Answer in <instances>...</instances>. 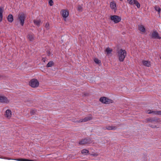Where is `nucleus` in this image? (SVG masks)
<instances>
[{
	"label": "nucleus",
	"mask_w": 161,
	"mask_h": 161,
	"mask_svg": "<svg viewBox=\"0 0 161 161\" xmlns=\"http://www.w3.org/2000/svg\"><path fill=\"white\" fill-rule=\"evenodd\" d=\"M118 56L120 62H123L126 56V52L125 50L120 49L117 51Z\"/></svg>",
	"instance_id": "1"
},
{
	"label": "nucleus",
	"mask_w": 161,
	"mask_h": 161,
	"mask_svg": "<svg viewBox=\"0 0 161 161\" xmlns=\"http://www.w3.org/2000/svg\"><path fill=\"white\" fill-rule=\"evenodd\" d=\"M92 142V139L89 138H85L81 139L79 142V144L80 145H86Z\"/></svg>",
	"instance_id": "2"
},
{
	"label": "nucleus",
	"mask_w": 161,
	"mask_h": 161,
	"mask_svg": "<svg viewBox=\"0 0 161 161\" xmlns=\"http://www.w3.org/2000/svg\"><path fill=\"white\" fill-rule=\"evenodd\" d=\"M99 100L102 103L105 104H110L114 102L112 100L104 97H101Z\"/></svg>",
	"instance_id": "3"
},
{
	"label": "nucleus",
	"mask_w": 161,
	"mask_h": 161,
	"mask_svg": "<svg viewBox=\"0 0 161 161\" xmlns=\"http://www.w3.org/2000/svg\"><path fill=\"white\" fill-rule=\"evenodd\" d=\"M29 84L32 87L36 88L39 86V83L36 79H33L30 81Z\"/></svg>",
	"instance_id": "4"
},
{
	"label": "nucleus",
	"mask_w": 161,
	"mask_h": 161,
	"mask_svg": "<svg viewBox=\"0 0 161 161\" xmlns=\"http://www.w3.org/2000/svg\"><path fill=\"white\" fill-rule=\"evenodd\" d=\"M25 18V14L23 13L20 14L18 16V19L20 22V24L22 26L24 25Z\"/></svg>",
	"instance_id": "5"
},
{
	"label": "nucleus",
	"mask_w": 161,
	"mask_h": 161,
	"mask_svg": "<svg viewBox=\"0 0 161 161\" xmlns=\"http://www.w3.org/2000/svg\"><path fill=\"white\" fill-rule=\"evenodd\" d=\"M110 19L114 21V23L117 24L120 21L121 17L116 15H111L110 17Z\"/></svg>",
	"instance_id": "6"
},
{
	"label": "nucleus",
	"mask_w": 161,
	"mask_h": 161,
	"mask_svg": "<svg viewBox=\"0 0 161 161\" xmlns=\"http://www.w3.org/2000/svg\"><path fill=\"white\" fill-rule=\"evenodd\" d=\"M146 122H150L152 123H155L160 121L159 118L154 117L153 118H149L146 119Z\"/></svg>",
	"instance_id": "7"
},
{
	"label": "nucleus",
	"mask_w": 161,
	"mask_h": 161,
	"mask_svg": "<svg viewBox=\"0 0 161 161\" xmlns=\"http://www.w3.org/2000/svg\"><path fill=\"white\" fill-rule=\"evenodd\" d=\"M129 3L130 5H135L137 7L139 8L140 7V4L136 0H127Z\"/></svg>",
	"instance_id": "8"
},
{
	"label": "nucleus",
	"mask_w": 161,
	"mask_h": 161,
	"mask_svg": "<svg viewBox=\"0 0 161 161\" xmlns=\"http://www.w3.org/2000/svg\"><path fill=\"white\" fill-rule=\"evenodd\" d=\"M63 17L64 19V20H66V18L69 15V12L67 9H62L61 12Z\"/></svg>",
	"instance_id": "9"
},
{
	"label": "nucleus",
	"mask_w": 161,
	"mask_h": 161,
	"mask_svg": "<svg viewBox=\"0 0 161 161\" xmlns=\"http://www.w3.org/2000/svg\"><path fill=\"white\" fill-rule=\"evenodd\" d=\"M0 102L1 103H8L9 100L6 97L0 95Z\"/></svg>",
	"instance_id": "10"
},
{
	"label": "nucleus",
	"mask_w": 161,
	"mask_h": 161,
	"mask_svg": "<svg viewBox=\"0 0 161 161\" xmlns=\"http://www.w3.org/2000/svg\"><path fill=\"white\" fill-rule=\"evenodd\" d=\"M151 38L154 39H161V37L159 36L158 33L156 31H153L151 35Z\"/></svg>",
	"instance_id": "11"
},
{
	"label": "nucleus",
	"mask_w": 161,
	"mask_h": 161,
	"mask_svg": "<svg viewBox=\"0 0 161 161\" xmlns=\"http://www.w3.org/2000/svg\"><path fill=\"white\" fill-rule=\"evenodd\" d=\"M5 116L8 119H10L12 116V112L10 109L7 110L4 114Z\"/></svg>",
	"instance_id": "12"
},
{
	"label": "nucleus",
	"mask_w": 161,
	"mask_h": 161,
	"mask_svg": "<svg viewBox=\"0 0 161 161\" xmlns=\"http://www.w3.org/2000/svg\"><path fill=\"white\" fill-rule=\"evenodd\" d=\"M27 39L29 41L32 42L34 40V35L32 33H30L28 34L27 36Z\"/></svg>",
	"instance_id": "13"
},
{
	"label": "nucleus",
	"mask_w": 161,
	"mask_h": 161,
	"mask_svg": "<svg viewBox=\"0 0 161 161\" xmlns=\"http://www.w3.org/2000/svg\"><path fill=\"white\" fill-rule=\"evenodd\" d=\"M116 129L117 127L116 126H107L105 127V128H104V129L108 130H116Z\"/></svg>",
	"instance_id": "14"
},
{
	"label": "nucleus",
	"mask_w": 161,
	"mask_h": 161,
	"mask_svg": "<svg viewBox=\"0 0 161 161\" xmlns=\"http://www.w3.org/2000/svg\"><path fill=\"white\" fill-rule=\"evenodd\" d=\"M138 29L141 31L143 32H145L146 29L143 25H138Z\"/></svg>",
	"instance_id": "15"
},
{
	"label": "nucleus",
	"mask_w": 161,
	"mask_h": 161,
	"mask_svg": "<svg viewBox=\"0 0 161 161\" xmlns=\"http://www.w3.org/2000/svg\"><path fill=\"white\" fill-rule=\"evenodd\" d=\"M92 119V117L91 114H90L88 117H85L84 119H83V122H85L89 120H91Z\"/></svg>",
	"instance_id": "16"
},
{
	"label": "nucleus",
	"mask_w": 161,
	"mask_h": 161,
	"mask_svg": "<svg viewBox=\"0 0 161 161\" xmlns=\"http://www.w3.org/2000/svg\"><path fill=\"white\" fill-rule=\"evenodd\" d=\"M7 20L9 22H12L14 20L13 16L11 14H9L7 17Z\"/></svg>",
	"instance_id": "17"
},
{
	"label": "nucleus",
	"mask_w": 161,
	"mask_h": 161,
	"mask_svg": "<svg viewBox=\"0 0 161 161\" xmlns=\"http://www.w3.org/2000/svg\"><path fill=\"white\" fill-rule=\"evenodd\" d=\"M116 6V4L114 2H112L110 3V6L111 9L115 10Z\"/></svg>",
	"instance_id": "18"
},
{
	"label": "nucleus",
	"mask_w": 161,
	"mask_h": 161,
	"mask_svg": "<svg viewBox=\"0 0 161 161\" xmlns=\"http://www.w3.org/2000/svg\"><path fill=\"white\" fill-rule=\"evenodd\" d=\"M142 64L144 65L147 67H149L151 65L150 62L148 61L143 60Z\"/></svg>",
	"instance_id": "19"
},
{
	"label": "nucleus",
	"mask_w": 161,
	"mask_h": 161,
	"mask_svg": "<svg viewBox=\"0 0 161 161\" xmlns=\"http://www.w3.org/2000/svg\"><path fill=\"white\" fill-rule=\"evenodd\" d=\"M3 7H0V22L2 21L3 20Z\"/></svg>",
	"instance_id": "20"
},
{
	"label": "nucleus",
	"mask_w": 161,
	"mask_h": 161,
	"mask_svg": "<svg viewBox=\"0 0 161 161\" xmlns=\"http://www.w3.org/2000/svg\"><path fill=\"white\" fill-rule=\"evenodd\" d=\"M33 22L35 25L37 26H39L40 25L41 20L40 19L39 20H33Z\"/></svg>",
	"instance_id": "21"
},
{
	"label": "nucleus",
	"mask_w": 161,
	"mask_h": 161,
	"mask_svg": "<svg viewBox=\"0 0 161 161\" xmlns=\"http://www.w3.org/2000/svg\"><path fill=\"white\" fill-rule=\"evenodd\" d=\"M81 153L83 154L87 155L89 154V151L88 150L84 149L81 150Z\"/></svg>",
	"instance_id": "22"
},
{
	"label": "nucleus",
	"mask_w": 161,
	"mask_h": 161,
	"mask_svg": "<svg viewBox=\"0 0 161 161\" xmlns=\"http://www.w3.org/2000/svg\"><path fill=\"white\" fill-rule=\"evenodd\" d=\"M54 64V63L53 61L49 62L46 65V67L47 68L51 67L53 66Z\"/></svg>",
	"instance_id": "23"
},
{
	"label": "nucleus",
	"mask_w": 161,
	"mask_h": 161,
	"mask_svg": "<svg viewBox=\"0 0 161 161\" xmlns=\"http://www.w3.org/2000/svg\"><path fill=\"white\" fill-rule=\"evenodd\" d=\"M106 52L107 53V54H110L112 52V49H110L109 47H107L106 50Z\"/></svg>",
	"instance_id": "24"
},
{
	"label": "nucleus",
	"mask_w": 161,
	"mask_h": 161,
	"mask_svg": "<svg viewBox=\"0 0 161 161\" xmlns=\"http://www.w3.org/2000/svg\"><path fill=\"white\" fill-rule=\"evenodd\" d=\"M155 8L156 11H158L159 13H160L161 10V8L159 6H155Z\"/></svg>",
	"instance_id": "25"
},
{
	"label": "nucleus",
	"mask_w": 161,
	"mask_h": 161,
	"mask_svg": "<svg viewBox=\"0 0 161 161\" xmlns=\"http://www.w3.org/2000/svg\"><path fill=\"white\" fill-rule=\"evenodd\" d=\"M94 61L97 64H99L101 63L100 60H99L97 58H95L94 59Z\"/></svg>",
	"instance_id": "26"
},
{
	"label": "nucleus",
	"mask_w": 161,
	"mask_h": 161,
	"mask_svg": "<svg viewBox=\"0 0 161 161\" xmlns=\"http://www.w3.org/2000/svg\"><path fill=\"white\" fill-rule=\"evenodd\" d=\"M36 111L35 109H32L30 111V114L31 115H34Z\"/></svg>",
	"instance_id": "27"
},
{
	"label": "nucleus",
	"mask_w": 161,
	"mask_h": 161,
	"mask_svg": "<svg viewBox=\"0 0 161 161\" xmlns=\"http://www.w3.org/2000/svg\"><path fill=\"white\" fill-rule=\"evenodd\" d=\"M83 9L82 7L80 5L78 6L77 10L79 11H82Z\"/></svg>",
	"instance_id": "28"
},
{
	"label": "nucleus",
	"mask_w": 161,
	"mask_h": 161,
	"mask_svg": "<svg viewBox=\"0 0 161 161\" xmlns=\"http://www.w3.org/2000/svg\"><path fill=\"white\" fill-rule=\"evenodd\" d=\"M73 121L74 122H78V123L83 122V119H78L76 121Z\"/></svg>",
	"instance_id": "29"
},
{
	"label": "nucleus",
	"mask_w": 161,
	"mask_h": 161,
	"mask_svg": "<svg viewBox=\"0 0 161 161\" xmlns=\"http://www.w3.org/2000/svg\"><path fill=\"white\" fill-rule=\"evenodd\" d=\"M47 30H48L49 29V25L48 23H47L46 24L45 26Z\"/></svg>",
	"instance_id": "30"
},
{
	"label": "nucleus",
	"mask_w": 161,
	"mask_h": 161,
	"mask_svg": "<svg viewBox=\"0 0 161 161\" xmlns=\"http://www.w3.org/2000/svg\"><path fill=\"white\" fill-rule=\"evenodd\" d=\"M49 3L50 6H52L53 5V0H49Z\"/></svg>",
	"instance_id": "31"
},
{
	"label": "nucleus",
	"mask_w": 161,
	"mask_h": 161,
	"mask_svg": "<svg viewBox=\"0 0 161 161\" xmlns=\"http://www.w3.org/2000/svg\"><path fill=\"white\" fill-rule=\"evenodd\" d=\"M158 111H153V113L156 115H158Z\"/></svg>",
	"instance_id": "32"
},
{
	"label": "nucleus",
	"mask_w": 161,
	"mask_h": 161,
	"mask_svg": "<svg viewBox=\"0 0 161 161\" xmlns=\"http://www.w3.org/2000/svg\"><path fill=\"white\" fill-rule=\"evenodd\" d=\"M83 95L84 96H88L89 95V94L88 93L84 92L83 93Z\"/></svg>",
	"instance_id": "33"
},
{
	"label": "nucleus",
	"mask_w": 161,
	"mask_h": 161,
	"mask_svg": "<svg viewBox=\"0 0 161 161\" xmlns=\"http://www.w3.org/2000/svg\"><path fill=\"white\" fill-rule=\"evenodd\" d=\"M149 126L150 127H151L152 128H155L156 127V125L154 126L152 125H149Z\"/></svg>",
	"instance_id": "34"
},
{
	"label": "nucleus",
	"mask_w": 161,
	"mask_h": 161,
	"mask_svg": "<svg viewBox=\"0 0 161 161\" xmlns=\"http://www.w3.org/2000/svg\"><path fill=\"white\" fill-rule=\"evenodd\" d=\"M47 54L48 56H50L51 54V53L49 51H47Z\"/></svg>",
	"instance_id": "35"
},
{
	"label": "nucleus",
	"mask_w": 161,
	"mask_h": 161,
	"mask_svg": "<svg viewBox=\"0 0 161 161\" xmlns=\"http://www.w3.org/2000/svg\"><path fill=\"white\" fill-rule=\"evenodd\" d=\"M46 59H47V58L46 57H45V58L43 57L42 58V61L43 62H45V61H46Z\"/></svg>",
	"instance_id": "36"
},
{
	"label": "nucleus",
	"mask_w": 161,
	"mask_h": 161,
	"mask_svg": "<svg viewBox=\"0 0 161 161\" xmlns=\"http://www.w3.org/2000/svg\"><path fill=\"white\" fill-rule=\"evenodd\" d=\"M147 112H148V114L153 113V111H152L150 110H148Z\"/></svg>",
	"instance_id": "37"
},
{
	"label": "nucleus",
	"mask_w": 161,
	"mask_h": 161,
	"mask_svg": "<svg viewBox=\"0 0 161 161\" xmlns=\"http://www.w3.org/2000/svg\"><path fill=\"white\" fill-rule=\"evenodd\" d=\"M92 155L93 156H97L98 155V154L97 153H95L93 154H92L91 155Z\"/></svg>",
	"instance_id": "38"
},
{
	"label": "nucleus",
	"mask_w": 161,
	"mask_h": 161,
	"mask_svg": "<svg viewBox=\"0 0 161 161\" xmlns=\"http://www.w3.org/2000/svg\"><path fill=\"white\" fill-rule=\"evenodd\" d=\"M158 115H161V110L158 111Z\"/></svg>",
	"instance_id": "39"
},
{
	"label": "nucleus",
	"mask_w": 161,
	"mask_h": 161,
	"mask_svg": "<svg viewBox=\"0 0 161 161\" xmlns=\"http://www.w3.org/2000/svg\"><path fill=\"white\" fill-rule=\"evenodd\" d=\"M4 158L5 159H8V160H9V159H11L8 158H7V157H4Z\"/></svg>",
	"instance_id": "40"
},
{
	"label": "nucleus",
	"mask_w": 161,
	"mask_h": 161,
	"mask_svg": "<svg viewBox=\"0 0 161 161\" xmlns=\"http://www.w3.org/2000/svg\"><path fill=\"white\" fill-rule=\"evenodd\" d=\"M2 77V76L1 75H0V78H1Z\"/></svg>",
	"instance_id": "41"
},
{
	"label": "nucleus",
	"mask_w": 161,
	"mask_h": 161,
	"mask_svg": "<svg viewBox=\"0 0 161 161\" xmlns=\"http://www.w3.org/2000/svg\"><path fill=\"white\" fill-rule=\"evenodd\" d=\"M160 59L161 60V57H160Z\"/></svg>",
	"instance_id": "42"
},
{
	"label": "nucleus",
	"mask_w": 161,
	"mask_h": 161,
	"mask_svg": "<svg viewBox=\"0 0 161 161\" xmlns=\"http://www.w3.org/2000/svg\"><path fill=\"white\" fill-rule=\"evenodd\" d=\"M120 1H122L123 0H120Z\"/></svg>",
	"instance_id": "43"
}]
</instances>
